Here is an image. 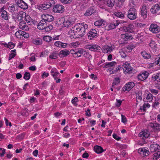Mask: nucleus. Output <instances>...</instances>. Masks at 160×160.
<instances>
[{"label":"nucleus","instance_id":"obj_1","mask_svg":"<svg viewBox=\"0 0 160 160\" xmlns=\"http://www.w3.org/2000/svg\"><path fill=\"white\" fill-rule=\"evenodd\" d=\"M88 28L87 24L79 23L70 29L68 33L72 38H75L82 37L84 35L86 30Z\"/></svg>","mask_w":160,"mask_h":160},{"label":"nucleus","instance_id":"obj_2","mask_svg":"<svg viewBox=\"0 0 160 160\" xmlns=\"http://www.w3.org/2000/svg\"><path fill=\"white\" fill-rule=\"evenodd\" d=\"M12 18L13 21L16 22L22 21V18L25 16V12H16L12 14Z\"/></svg>","mask_w":160,"mask_h":160},{"label":"nucleus","instance_id":"obj_3","mask_svg":"<svg viewBox=\"0 0 160 160\" xmlns=\"http://www.w3.org/2000/svg\"><path fill=\"white\" fill-rule=\"evenodd\" d=\"M117 63L116 62H106L102 65L103 68H108V72H109L110 74L112 70H115V68Z\"/></svg>","mask_w":160,"mask_h":160},{"label":"nucleus","instance_id":"obj_4","mask_svg":"<svg viewBox=\"0 0 160 160\" xmlns=\"http://www.w3.org/2000/svg\"><path fill=\"white\" fill-rule=\"evenodd\" d=\"M128 17L130 20H134L137 17L136 10L134 8H131L128 11Z\"/></svg>","mask_w":160,"mask_h":160},{"label":"nucleus","instance_id":"obj_5","mask_svg":"<svg viewBox=\"0 0 160 160\" xmlns=\"http://www.w3.org/2000/svg\"><path fill=\"white\" fill-rule=\"evenodd\" d=\"M55 1L53 0H49L47 1L44 3L41 4L39 6V9L43 10L49 8L55 4Z\"/></svg>","mask_w":160,"mask_h":160},{"label":"nucleus","instance_id":"obj_6","mask_svg":"<svg viewBox=\"0 0 160 160\" xmlns=\"http://www.w3.org/2000/svg\"><path fill=\"white\" fill-rule=\"evenodd\" d=\"M41 18L42 20L45 21L47 24L48 22L52 21L54 19L52 15L47 14L42 15Z\"/></svg>","mask_w":160,"mask_h":160},{"label":"nucleus","instance_id":"obj_7","mask_svg":"<svg viewBox=\"0 0 160 160\" xmlns=\"http://www.w3.org/2000/svg\"><path fill=\"white\" fill-rule=\"evenodd\" d=\"M149 132L146 130H144L141 131L139 134V136L143 141L147 138L150 136Z\"/></svg>","mask_w":160,"mask_h":160},{"label":"nucleus","instance_id":"obj_8","mask_svg":"<svg viewBox=\"0 0 160 160\" xmlns=\"http://www.w3.org/2000/svg\"><path fill=\"white\" fill-rule=\"evenodd\" d=\"M122 68L125 73L130 74L132 73V68L128 63L125 62L124 63L122 66Z\"/></svg>","mask_w":160,"mask_h":160},{"label":"nucleus","instance_id":"obj_9","mask_svg":"<svg viewBox=\"0 0 160 160\" xmlns=\"http://www.w3.org/2000/svg\"><path fill=\"white\" fill-rule=\"evenodd\" d=\"M87 35L89 39H93L97 37V31L95 29H92L88 33Z\"/></svg>","mask_w":160,"mask_h":160},{"label":"nucleus","instance_id":"obj_10","mask_svg":"<svg viewBox=\"0 0 160 160\" xmlns=\"http://www.w3.org/2000/svg\"><path fill=\"white\" fill-rule=\"evenodd\" d=\"M100 47L97 45L95 44H88L85 46V48L88 49L91 51L96 52L98 50H99Z\"/></svg>","mask_w":160,"mask_h":160},{"label":"nucleus","instance_id":"obj_11","mask_svg":"<svg viewBox=\"0 0 160 160\" xmlns=\"http://www.w3.org/2000/svg\"><path fill=\"white\" fill-rule=\"evenodd\" d=\"M16 3L18 6L23 9H26L28 8V5L22 0H17Z\"/></svg>","mask_w":160,"mask_h":160},{"label":"nucleus","instance_id":"obj_12","mask_svg":"<svg viewBox=\"0 0 160 160\" xmlns=\"http://www.w3.org/2000/svg\"><path fill=\"white\" fill-rule=\"evenodd\" d=\"M64 7L62 5H56L53 8V11L54 12L62 13L64 10Z\"/></svg>","mask_w":160,"mask_h":160},{"label":"nucleus","instance_id":"obj_13","mask_svg":"<svg viewBox=\"0 0 160 160\" xmlns=\"http://www.w3.org/2000/svg\"><path fill=\"white\" fill-rule=\"evenodd\" d=\"M148 128H151L155 131H160V124L157 123H150L148 124Z\"/></svg>","mask_w":160,"mask_h":160},{"label":"nucleus","instance_id":"obj_14","mask_svg":"<svg viewBox=\"0 0 160 160\" xmlns=\"http://www.w3.org/2000/svg\"><path fill=\"white\" fill-rule=\"evenodd\" d=\"M135 85L134 83L132 82H128V83L126 84L125 86L122 88L123 91H125V90L127 91H129L131 89H132Z\"/></svg>","mask_w":160,"mask_h":160},{"label":"nucleus","instance_id":"obj_15","mask_svg":"<svg viewBox=\"0 0 160 160\" xmlns=\"http://www.w3.org/2000/svg\"><path fill=\"white\" fill-rule=\"evenodd\" d=\"M149 29L152 32L157 33L160 31V28L156 24H152L150 25Z\"/></svg>","mask_w":160,"mask_h":160},{"label":"nucleus","instance_id":"obj_16","mask_svg":"<svg viewBox=\"0 0 160 160\" xmlns=\"http://www.w3.org/2000/svg\"><path fill=\"white\" fill-rule=\"evenodd\" d=\"M149 73L147 72H143L141 73H140L138 76V79L143 81L146 79L148 76Z\"/></svg>","mask_w":160,"mask_h":160},{"label":"nucleus","instance_id":"obj_17","mask_svg":"<svg viewBox=\"0 0 160 160\" xmlns=\"http://www.w3.org/2000/svg\"><path fill=\"white\" fill-rule=\"evenodd\" d=\"M138 152L139 154L143 156H147L149 153V151L145 148H141L138 149Z\"/></svg>","mask_w":160,"mask_h":160},{"label":"nucleus","instance_id":"obj_18","mask_svg":"<svg viewBox=\"0 0 160 160\" xmlns=\"http://www.w3.org/2000/svg\"><path fill=\"white\" fill-rule=\"evenodd\" d=\"M24 18H25V21L28 24L32 25L35 24V21L33 20L32 19L29 15H26V13H25V16H24Z\"/></svg>","mask_w":160,"mask_h":160},{"label":"nucleus","instance_id":"obj_19","mask_svg":"<svg viewBox=\"0 0 160 160\" xmlns=\"http://www.w3.org/2000/svg\"><path fill=\"white\" fill-rule=\"evenodd\" d=\"M160 9V3H159L153 6L151 9V12L153 14L156 13Z\"/></svg>","mask_w":160,"mask_h":160},{"label":"nucleus","instance_id":"obj_20","mask_svg":"<svg viewBox=\"0 0 160 160\" xmlns=\"http://www.w3.org/2000/svg\"><path fill=\"white\" fill-rule=\"evenodd\" d=\"M120 37L124 41H127L129 40H131L133 38L132 36L126 33L125 34H122L121 35Z\"/></svg>","mask_w":160,"mask_h":160},{"label":"nucleus","instance_id":"obj_21","mask_svg":"<svg viewBox=\"0 0 160 160\" xmlns=\"http://www.w3.org/2000/svg\"><path fill=\"white\" fill-rule=\"evenodd\" d=\"M150 149L152 152L156 151L160 149V146L158 144L154 143L150 145Z\"/></svg>","mask_w":160,"mask_h":160},{"label":"nucleus","instance_id":"obj_22","mask_svg":"<svg viewBox=\"0 0 160 160\" xmlns=\"http://www.w3.org/2000/svg\"><path fill=\"white\" fill-rule=\"evenodd\" d=\"M19 27L20 28L24 30H28L29 28L25 22L22 20L20 21L19 22Z\"/></svg>","mask_w":160,"mask_h":160},{"label":"nucleus","instance_id":"obj_23","mask_svg":"<svg viewBox=\"0 0 160 160\" xmlns=\"http://www.w3.org/2000/svg\"><path fill=\"white\" fill-rule=\"evenodd\" d=\"M144 97L145 98L143 99L144 101H147L150 102L153 99V95L150 93H146L144 94Z\"/></svg>","mask_w":160,"mask_h":160},{"label":"nucleus","instance_id":"obj_24","mask_svg":"<svg viewBox=\"0 0 160 160\" xmlns=\"http://www.w3.org/2000/svg\"><path fill=\"white\" fill-rule=\"evenodd\" d=\"M113 49L112 47H109L107 45L103 46L102 49V51L104 53H110Z\"/></svg>","mask_w":160,"mask_h":160},{"label":"nucleus","instance_id":"obj_25","mask_svg":"<svg viewBox=\"0 0 160 160\" xmlns=\"http://www.w3.org/2000/svg\"><path fill=\"white\" fill-rule=\"evenodd\" d=\"M47 23L42 19L38 23L37 25V28L40 30H44V28L46 26H47Z\"/></svg>","mask_w":160,"mask_h":160},{"label":"nucleus","instance_id":"obj_26","mask_svg":"<svg viewBox=\"0 0 160 160\" xmlns=\"http://www.w3.org/2000/svg\"><path fill=\"white\" fill-rule=\"evenodd\" d=\"M54 45L58 48H65L67 47V44L62 43L60 41H57L55 42Z\"/></svg>","mask_w":160,"mask_h":160},{"label":"nucleus","instance_id":"obj_27","mask_svg":"<svg viewBox=\"0 0 160 160\" xmlns=\"http://www.w3.org/2000/svg\"><path fill=\"white\" fill-rule=\"evenodd\" d=\"M141 15L143 18H146L147 17V10L146 7L145 5H143L141 9Z\"/></svg>","mask_w":160,"mask_h":160},{"label":"nucleus","instance_id":"obj_28","mask_svg":"<svg viewBox=\"0 0 160 160\" xmlns=\"http://www.w3.org/2000/svg\"><path fill=\"white\" fill-rule=\"evenodd\" d=\"M95 12L93 7L89 8L86 11L84 15L85 16H89L92 15Z\"/></svg>","mask_w":160,"mask_h":160},{"label":"nucleus","instance_id":"obj_29","mask_svg":"<svg viewBox=\"0 0 160 160\" xmlns=\"http://www.w3.org/2000/svg\"><path fill=\"white\" fill-rule=\"evenodd\" d=\"M94 150L96 153L98 154L101 153L105 151V150H104L101 146L98 145L94 147Z\"/></svg>","mask_w":160,"mask_h":160},{"label":"nucleus","instance_id":"obj_30","mask_svg":"<svg viewBox=\"0 0 160 160\" xmlns=\"http://www.w3.org/2000/svg\"><path fill=\"white\" fill-rule=\"evenodd\" d=\"M133 27V26L132 24H129L127 26L123 27V29L125 32H131Z\"/></svg>","mask_w":160,"mask_h":160},{"label":"nucleus","instance_id":"obj_31","mask_svg":"<svg viewBox=\"0 0 160 160\" xmlns=\"http://www.w3.org/2000/svg\"><path fill=\"white\" fill-rule=\"evenodd\" d=\"M105 22L103 20H98L96 21L94 23V25L98 27H100L101 26H104L105 25Z\"/></svg>","mask_w":160,"mask_h":160},{"label":"nucleus","instance_id":"obj_32","mask_svg":"<svg viewBox=\"0 0 160 160\" xmlns=\"http://www.w3.org/2000/svg\"><path fill=\"white\" fill-rule=\"evenodd\" d=\"M73 51L74 52V54L76 55L78 57H81L82 54L83 55L84 52L83 50L81 48L78 49L76 50L75 52L74 50H73Z\"/></svg>","mask_w":160,"mask_h":160},{"label":"nucleus","instance_id":"obj_33","mask_svg":"<svg viewBox=\"0 0 160 160\" xmlns=\"http://www.w3.org/2000/svg\"><path fill=\"white\" fill-rule=\"evenodd\" d=\"M51 75L53 77L55 80L59 74V72L57 71L56 68H52L51 71Z\"/></svg>","mask_w":160,"mask_h":160},{"label":"nucleus","instance_id":"obj_34","mask_svg":"<svg viewBox=\"0 0 160 160\" xmlns=\"http://www.w3.org/2000/svg\"><path fill=\"white\" fill-rule=\"evenodd\" d=\"M152 78L154 81L160 82V72L154 74L152 75Z\"/></svg>","mask_w":160,"mask_h":160},{"label":"nucleus","instance_id":"obj_35","mask_svg":"<svg viewBox=\"0 0 160 160\" xmlns=\"http://www.w3.org/2000/svg\"><path fill=\"white\" fill-rule=\"evenodd\" d=\"M58 52L57 51H54L50 54L49 56L50 58L53 59H56L58 57Z\"/></svg>","mask_w":160,"mask_h":160},{"label":"nucleus","instance_id":"obj_36","mask_svg":"<svg viewBox=\"0 0 160 160\" xmlns=\"http://www.w3.org/2000/svg\"><path fill=\"white\" fill-rule=\"evenodd\" d=\"M32 42L36 45H40L42 44V40L40 38H35L32 40Z\"/></svg>","mask_w":160,"mask_h":160},{"label":"nucleus","instance_id":"obj_37","mask_svg":"<svg viewBox=\"0 0 160 160\" xmlns=\"http://www.w3.org/2000/svg\"><path fill=\"white\" fill-rule=\"evenodd\" d=\"M107 5L110 8H112L114 5L115 3V0H107Z\"/></svg>","mask_w":160,"mask_h":160},{"label":"nucleus","instance_id":"obj_38","mask_svg":"<svg viewBox=\"0 0 160 160\" xmlns=\"http://www.w3.org/2000/svg\"><path fill=\"white\" fill-rule=\"evenodd\" d=\"M8 9L10 12H13L17 9V6L16 5L14 4L9 6Z\"/></svg>","mask_w":160,"mask_h":160},{"label":"nucleus","instance_id":"obj_39","mask_svg":"<svg viewBox=\"0 0 160 160\" xmlns=\"http://www.w3.org/2000/svg\"><path fill=\"white\" fill-rule=\"evenodd\" d=\"M8 13L6 11H2L1 14L2 18L5 20H8Z\"/></svg>","mask_w":160,"mask_h":160},{"label":"nucleus","instance_id":"obj_40","mask_svg":"<svg viewBox=\"0 0 160 160\" xmlns=\"http://www.w3.org/2000/svg\"><path fill=\"white\" fill-rule=\"evenodd\" d=\"M118 23L117 22H112L109 25L108 27L110 29H113L115 28L116 26H118Z\"/></svg>","mask_w":160,"mask_h":160},{"label":"nucleus","instance_id":"obj_41","mask_svg":"<svg viewBox=\"0 0 160 160\" xmlns=\"http://www.w3.org/2000/svg\"><path fill=\"white\" fill-rule=\"evenodd\" d=\"M141 55L142 56L146 59H148L151 57V55L150 54H148L145 51H143L141 52Z\"/></svg>","mask_w":160,"mask_h":160},{"label":"nucleus","instance_id":"obj_42","mask_svg":"<svg viewBox=\"0 0 160 160\" xmlns=\"http://www.w3.org/2000/svg\"><path fill=\"white\" fill-rule=\"evenodd\" d=\"M60 54L62 55L63 56H66L69 54V51L66 49H64L61 50L60 52Z\"/></svg>","mask_w":160,"mask_h":160},{"label":"nucleus","instance_id":"obj_43","mask_svg":"<svg viewBox=\"0 0 160 160\" xmlns=\"http://www.w3.org/2000/svg\"><path fill=\"white\" fill-rule=\"evenodd\" d=\"M53 28V27L52 25H49L48 26H46L44 30L46 32H49L51 31Z\"/></svg>","mask_w":160,"mask_h":160},{"label":"nucleus","instance_id":"obj_44","mask_svg":"<svg viewBox=\"0 0 160 160\" xmlns=\"http://www.w3.org/2000/svg\"><path fill=\"white\" fill-rule=\"evenodd\" d=\"M120 55L123 58H125L127 56V52L125 49H121L119 52Z\"/></svg>","mask_w":160,"mask_h":160},{"label":"nucleus","instance_id":"obj_45","mask_svg":"<svg viewBox=\"0 0 160 160\" xmlns=\"http://www.w3.org/2000/svg\"><path fill=\"white\" fill-rule=\"evenodd\" d=\"M43 39L46 42H49L52 40V38L49 36H45L43 37Z\"/></svg>","mask_w":160,"mask_h":160},{"label":"nucleus","instance_id":"obj_46","mask_svg":"<svg viewBox=\"0 0 160 160\" xmlns=\"http://www.w3.org/2000/svg\"><path fill=\"white\" fill-rule=\"evenodd\" d=\"M149 46L152 49H155L156 47V44L154 41L151 40L149 44Z\"/></svg>","mask_w":160,"mask_h":160},{"label":"nucleus","instance_id":"obj_47","mask_svg":"<svg viewBox=\"0 0 160 160\" xmlns=\"http://www.w3.org/2000/svg\"><path fill=\"white\" fill-rule=\"evenodd\" d=\"M30 78V74L29 72H24L23 78L26 80H28Z\"/></svg>","mask_w":160,"mask_h":160},{"label":"nucleus","instance_id":"obj_48","mask_svg":"<svg viewBox=\"0 0 160 160\" xmlns=\"http://www.w3.org/2000/svg\"><path fill=\"white\" fill-rule=\"evenodd\" d=\"M83 55L84 57L89 59L92 58L91 55L85 51H84Z\"/></svg>","mask_w":160,"mask_h":160},{"label":"nucleus","instance_id":"obj_49","mask_svg":"<svg viewBox=\"0 0 160 160\" xmlns=\"http://www.w3.org/2000/svg\"><path fill=\"white\" fill-rule=\"evenodd\" d=\"M120 82V79L119 78H115V80L113 82L112 84V86L114 87L115 85H117Z\"/></svg>","mask_w":160,"mask_h":160},{"label":"nucleus","instance_id":"obj_50","mask_svg":"<svg viewBox=\"0 0 160 160\" xmlns=\"http://www.w3.org/2000/svg\"><path fill=\"white\" fill-rule=\"evenodd\" d=\"M160 99H158L157 101L155 100V102L152 105V107L156 109V108L158 107L160 104Z\"/></svg>","mask_w":160,"mask_h":160},{"label":"nucleus","instance_id":"obj_51","mask_svg":"<svg viewBox=\"0 0 160 160\" xmlns=\"http://www.w3.org/2000/svg\"><path fill=\"white\" fill-rule=\"evenodd\" d=\"M121 68L120 66L118 65V67L116 66L115 68V70H112V71H111V74L116 73Z\"/></svg>","mask_w":160,"mask_h":160},{"label":"nucleus","instance_id":"obj_52","mask_svg":"<svg viewBox=\"0 0 160 160\" xmlns=\"http://www.w3.org/2000/svg\"><path fill=\"white\" fill-rule=\"evenodd\" d=\"M71 24V22L69 20H65L63 22V25L64 27H68Z\"/></svg>","mask_w":160,"mask_h":160},{"label":"nucleus","instance_id":"obj_53","mask_svg":"<svg viewBox=\"0 0 160 160\" xmlns=\"http://www.w3.org/2000/svg\"><path fill=\"white\" fill-rule=\"evenodd\" d=\"M78 98L77 97H75L72 100V102L75 106H77L78 104L77 102H78Z\"/></svg>","mask_w":160,"mask_h":160},{"label":"nucleus","instance_id":"obj_54","mask_svg":"<svg viewBox=\"0 0 160 160\" xmlns=\"http://www.w3.org/2000/svg\"><path fill=\"white\" fill-rule=\"evenodd\" d=\"M115 15L117 17L119 18H123L124 17V14L121 12H116Z\"/></svg>","mask_w":160,"mask_h":160},{"label":"nucleus","instance_id":"obj_55","mask_svg":"<svg viewBox=\"0 0 160 160\" xmlns=\"http://www.w3.org/2000/svg\"><path fill=\"white\" fill-rule=\"evenodd\" d=\"M15 46V45L14 43L12 42H8V46H7V47L10 49H11L13 48Z\"/></svg>","mask_w":160,"mask_h":160},{"label":"nucleus","instance_id":"obj_56","mask_svg":"<svg viewBox=\"0 0 160 160\" xmlns=\"http://www.w3.org/2000/svg\"><path fill=\"white\" fill-rule=\"evenodd\" d=\"M5 149L0 148V156L1 157H3L5 153Z\"/></svg>","mask_w":160,"mask_h":160},{"label":"nucleus","instance_id":"obj_57","mask_svg":"<svg viewBox=\"0 0 160 160\" xmlns=\"http://www.w3.org/2000/svg\"><path fill=\"white\" fill-rule=\"evenodd\" d=\"M153 155V160H157L160 157L158 152H157L155 153Z\"/></svg>","mask_w":160,"mask_h":160},{"label":"nucleus","instance_id":"obj_58","mask_svg":"<svg viewBox=\"0 0 160 160\" xmlns=\"http://www.w3.org/2000/svg\"><path fill=\"white\" fill-rule=\"evenodd\" d=\"M24 33V31L19 30L17 31L15 33V35L16 36H22V33Z\"/></svg>","mask_w":160,"mask_h":160},{"label":"nucleus","instance_id":"obj_59","mask_svg":"<svg viewBox=\"0 0 160 160\" xmlns=\"http://www.w3.org/2000/svg\"><path fill=\"white\" fill-rule=\"evenodd\" d=\"M60 1L64 4H70L72 1V0H60Z\"/></svg>","mask_w":160,"mask_h":160},{"label":"nucleus","instance_id":"obj_60","mask_svg":"<svg viewBox=\"0 0 160 160\" xmlns=\"http://www.w3.org/2000/svg\"><path fill=\"white\" fill-rule=\"evenodd\" d=\"M158 58L155 59V63L158 65H160V55H158Z\"/></svg>","mask_w":160,"mask_h":160},{"label":"nucleus","instance_id":"obj_61","mask_svg":"<svg viewBox=\"0 0 160 160\" xmlns=\"http://www.w3.org/2000/svg\"><path fill=\"white\" fill-rule=\"evenodd\" d=\"M20 113L22 116H27L28 115V112H27V111H22Z\"/></svg>","mask_w":160,"mask_h":160},{"label":"nucleus","instance_id":"obj_62","mask_svg":"<svg viewBox=\"0 0 160 160\" xmlns=\"http://www.w3.org/2000/svg\"><path fill=\"white\" fill-rule=\"evenodd\" d=\"M150 105L148 103L146 102H145L143 105V108L142 110H145V109L146 108H149L150 107Z\"/></svg>","mask_w":160,"mask_h":160},{"label":"nucleus","instance_id":"obj_63","mask_svg":"<svg viewBox=\"0 0 160 160\" xmlns=\"http://www.w3.org/2000/svg\"><path fill=\"white\" fill-rule=\"evenodd\" d=\"M151 92L155 95L157 94L158 93V91L154 89H151L150 90Z\"/></svg>","mask_w":160,"mask_h":160},{"label":"nucleus","instance_id":"obj_64","mask_svg":"<svg viewBox=\"0 0 160 160\" xmlns=\"http://www.w3.org/2000/svg\"><path fill=\"white\" fill-rule=\"evenodd\" d=\"M122 122L124 123H125L127 121L126 117L123 115L122 114Z\"/></svg>","mask_w":160,"mask_h":160}]
</instances>
